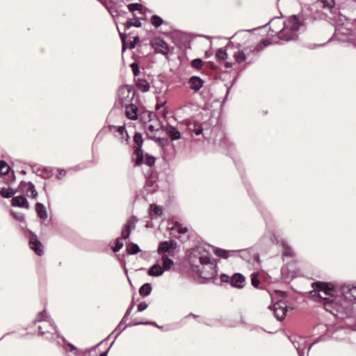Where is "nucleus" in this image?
<instances>
[{"label": "nucleus", "instance_id": "9b49d317", "mask_svg": "<svg viewBox=\"0 0 356 356\" xmlns=\"http://www.w3.org/2000/svg\"><path fill=\"white\" fill-rule=\"evenodd\" d=\"M177 247V243L174 240L162 241L158 248V253L170 252Z\"/></svg>", "mask_w": 356, "mask_h": 356}, {"label": "nucleus", "instance_id": "4468645a", "mask_svg": "<svg viewBox=\"0 0 356 356\" xmlns=\"http://www.w3.org/2000/svg\"><path fill=\"white\" fill-rule=\"evenodd\" d=\"M11 205L13 207H21L24 209H29V204L26 198L23 195H18L14 197L11 201Z\"/></svg>", "mask_w": 356, "mask_h": 356}, {"label": "nucleus", "instance_id": "1a4fd4ad", "mask_svg": "<svg viewBox=\"0 0 356 356\" xmlns=\"http://www.w3.org/2000/svg\"><path fill=\"white\" fill-rule=\"evenodd\" d=\"M131 90L126 86L121 87L118 90V99L122 106H125L133 98Z\"/></svg>", "mask_w": 356, "mask_h": 356}, {"label": "nucleus", "instance_id": "37998d69", "mask_svg": "<svg viewBox=\"0 0 356 356\" xmlns=\"http://www.w3.org/2000/svg\"><path fill=\"white\" fill-rule=\"evenodd\" d=\"M147 307H148V305L145 302H140L138 305V311L143 312V311L145 310L147 308Z\"/></svg>", "mask_w": 356, "mask_h": 356}, {"label": "nucleus", "instance_id": "393cba45", "mask_svg": "<svg viewBox=\"0 0 356 356\" xmlns=\"http://www.w3.org/2000/svg\"><path fill=\"white\" fill-rule=\"evenodd\" d=\"M316 4L318 6L322 7L323 8L331 9L334 6V0H318L316 1Z\"/></svg>", "mask_w": 356, "mask_h": 356}, {"label": "nucleus", "instance_id": "aec40b11", "mask_svg": "<svg viewBox=\"0 0 356 356\" xmlns=\"http://www.w3.org/2000/svg\"><path fill=\"white\" fill-rule=\"evenodd\" d=\"M35 211L41 219L46 220L47 218L46 209L42 203L38 202L35 204Z\"/></svg>", "mask_w": 356, "mask_h": 356}, {"label": "nucleus", "instance_id": "8fccbe9b", "mask_svg": "<svg viewBox=\"0 0 356 356\" xmlns=\"http://www.w3.org/2000/svg\"><path fill=\"white\" fill-rule=\"evenodd\" d=\"M163 104H157L156 105V110H159V108H161L163 106Z\"/></svg>", "mask_w": 356, "mask_h": 356}, {"label": "nucleus", "instance_id": "603ef678", "mask_svg": "<svg viewBox=\"0 0 356 356\" xmlns=\"http://www.w3.org/2000/svg\"><path fill=\"white\" fill-rule=\"evenodd\" d=\"M140 324H152V325H155V323H152V322L140 323Z\"/></svg>", "mask_w": 356, "mask_h": 356}, {"label": "nucleus", "instance_id": "473e14b6", "mask_svg": "<svg viewBox=\"0 0 356 356\" xmlns=\"http://www.w3.org/2000/svg\"><path fill=\"white\" fill-rule=\"evenodd\" d=\"M9 170V165L5 161H0V174L6 175Z\"/></svg>", "mask_w": 356, "mask_h": 356}, {"label": "nucleus", "instance_id": "bb28decb", "mask_svg": "<svg viewBox=\"0 0 356 356\" xmlns=\"http://www.w3.org/2000/svg\"><path fill=\"white\" fill-rule=\"evenodd\" d=\"M17 192V190H13L10 188H3L0 191V194L2 197H3L5 198H9V197H13Z\"/></svg>", "mask_w": 356, "mask_h": 356}, {"label": "nucleus", "instance_id": "423d86ee", "mask_svg": "<svg viewBox=\"0 0 356 356\" xmlns=\"http://www.w3.org/2000/svg\"><path fill=\"white\" fill-rule=\"evenodd\" d=\"M134 140L138 145V147L135 148L134 151V156H136L134 159L135 164L139 165L143 163V152L140 148L143 141L142 135L139 133H136L134 136Z\"/></svg>", "mask_w": 356, "mask_h": 356}, {"label": "nucleus", "instance_id": "c756f323", "mask_svg": "<svg viewBox=\"0 0 356 356\" xmlns=\"http://www.w3.org/2000/svg\"><path fill=\"white\" fill-rule=\"evenodd\" d=\"M152 24L155 27H159L163 24V20L158 15H152L150 18Z\"/></svg>", "mask_w": 356, "mask_h": 356}, {"label": "nucleus", "instance_id": "13d9d810", "mask_svg": "<svg viewBox=\"0 0 356 356\" xmlns=\"http://www.w3.org/2000/svg\"><path fill=\"white\" fill-rule=\"evenodd\" d=\"M275 22H276V21H275V20H273V21L270 22L271 26H272L274 23H275Z\"/></svg>", "mask_w": 356, "mask_h": 356}, {"label": "nucleus", "instance_id": "5701e85b", "mask_svg": "<svg viewBox=\"0 0 356 356\" xmlns=\"http://www.w3.org/2000/svg\"><path fill=\"white\" fill-rule=\"evenodd\" d=\"M162 215V210L160 207L155 204H150L149 206V216L151 218H155Z\"/></svg>", "mask_w": 356, "mask_h": 356}, {"label": "nucleus", "instance_id": "412c9836", "mask_svg": "<svg viewBox=\"0 0 356 356\" xmlns=\"http://www.w3.org/2000/svg\"><path fill=\"white\" fill-rule=\"evenodd\" d=\"M214 252L217 256H218L221 258L227 259L229 257L234 255L236 252V251H235V250L229 251V250H225L220 249V248H217L215 250Z\"/></svg>", "mask_w": 356, "mask_h": 356}, {"label": "nucleus", "instance_id": "09e8293b", "mask_svg": "<svg viewBox=\"0 0 356 356\" xmlns=\"http://www.w3.org/2000/svg\"><path fill=\"white\" fill-rule=\"evenodd\" d=\"M233 65V63H230V62H227L225 64V67H227V68H229V67H232Z\"/></svg>", "mask_w": 356, "mask_h": 356}, {"label": "nucleus", "instance_id": "a19ab883", "mask_svg": "<svg viewBox=\"0 0 356 356\" xmlns=\"http://www.w3.org/2000/svg\"><path fill=\"white\" fill-rule=\"evenodd\" d=\"M123 247V243L120 241V239H117L115 247L113 248V251L114 252H118Z\"/></svg>", "mask_w": 356, "mask_h": 356}, {"label": "nucleus", "instance_id": "2eb2a0df", "mask_svg": "<svg viewBox=\"0 0 356 356\" xmlns=\"http://www.w3.org/2000/svg\"><path fill=\"white\" fill-rule=\"evenodd\" d=\"M29 245L31 250H33L38 255H41L43 253L42 243L36 238L35 236L31 237L29 240Z\"/></svg>", "mask_w": 356, "mask_h": 356}, {"label": "nucleus", "instance_id": "2f4dec72", "mask_svg": "<svg viewBox=\"0 0 356 356\" xmlns=\"http://www.w3.org/2000/svg\"><path fill=\"white\" fill-rule=\"evenodd\" d=\"M216 57L218 60H225L227 58V54L225 49L220 48L218 49L216 54Z\"/></svg>", "mask_w": 356, "mask_h": 356}, {"label": "nucleus", "instance_id": "c85d7f7f", "mask_svg": "<svg viewBox=\"0 0 356 356\" xmlns=\"http://www.w3.org/2000/svg\"><path fill=\"white\" fill-rule=\"evenodd\" d=\"M127 251L129 254H134L140 252V248L137 244L130 243L127 245Z\"/></svg>", "mask_w": 356, "mask_h": 356}, {"label": "nucleus", "instance_id": "9d476101", "mask_svg": "<svg viewBox=\"0 0 356 356\" xmlns=\"http://www.w3.org/2000/svg\"><path fill=\"white\" fill-rule=\"evenodd\" d=\"M273 310L277 320L282 321L286 316V305L283 301H278L273 305Z\"/></svg>", "mask_w": 356, "mask_h": 356}, {"label": "nucleus", "instance_id": "e433bc0d", "mask_svg": "<svg viewBox=\"0 0 356 356\" xmlns=\"http://www.w3.org/2000/svg\"><path fill=\"white\" fill-rule=\"evenodd\" d=\"M191 65L194 68L200 69L203 65V63L201 59L196 58L192 60Z\"/></svg>", "mask_w": 356, "mask_h": 356}, {"label": "nucleus", "instance_id": "7ed1b4c3", "mask_svg": "<svg viewBox=\"0 0 356 356\" xmlns=\"http://www.w3.org/2000/svg\"><path fill=\"white\" fill-rule=\"evenodd\" d=\"M268 44L269 42L264 40L261 43L257 44L255 46H250L245 47L243 49L238 50L234 54L233 57L236 63H241L245 61L251 54H258L264 47Z\"/></svg>", "mask_w": 356, "mask_h": 356}, {"label": "nucleus", "instance_id": "c9c22d12", "mask_svg": "<svg viewBox=\"0 0 356 356\" xmlns=\"http://www.w3.org/2000/svg\"><path fill=\"white\" fill-rule=\"evenodd\" d=\"M283 248H284L283 254L284 256L293 257L294 255L293 250L289 246L284 244Z\"/></svg>", "mask_w": 356, "mask_h": 356}, {"label": "nucleus", "instance_id": "f3484780", "mask_svg": "<svg viewBox=\"0 0 356 356\" xmlns=\"http://www.w3.org/2000/svg\"><path fill=\"white\" fill-rule=\"evenodd\" d=\"M126 106V115L127 117L131 120H136L138 119V107L133 104L125 105Z\"/></svg>", "mask_w": 356, "mask_h": 356}, {"label": "nucleus", "instance_id": "de8ad7c7", "mask_svg": "<svg viewBox=\"0 0 356 356\" xmlns=\"http://www.w3.org/2000/svg\"><path fill=\"white\" fill-rule=\"evenodd\" d=\"M147 131L152 133L155 129L153 125L150 124L147 127Z\"/></svg>", "mask_w": 356, "mask_h": 356}, {"label": "nucleus", "instance_id": "a878e982", "mask_svg": "<svg viewBox=\"0 0 356 356\" xmlns=\"http://www.w3.org/2000/svg\"><path fill=\"white\" fill-rule=\"evenodd\" d=\"M187 126L188 129L193 131L197 136L202 134V129L198 123L195 122H190L188 123Z\"/></svg>", "mask_w": 356, "mask_h": 356}, {"label": "nucleus", "instance_id": "79ce46f5", "mask_svg": "<svg viewBox=\"0 0 356 356\" xmlns=\"http://www.w3.org/2000/svg\"><path fill=\"white\" fill-rule=\"evenodd\" d=\"M131 67L132 69L134 76H138L140 72L138 64H136V63H133L131 64Z\"/></svg>", "mask_w": 356, "mask_h": 356}, {"label": "nucleus", "instance_id": "ea45409f", "mask_svg": "<svg viewBox=\"0 0 356 356\" xmlns=\"http://www.w3.org/2000/svg\"><path fill=\"white\" fill-rule=\"evenodd\" d=\"M126 26L127 28H129L131 26L140 27L141 26V22L138 20L134 22L132 21H127Z\"/></svg>", "mask_w": 356, "mask_h": 356}, {"label": "nucleus", "instance_id": "3c124183", "mask_svg": "<svg viewBox=\"0 0 356 356\" xmlns=\"http://www.w3.org/2000/svg\"><path fill=\"white\" fill-rule=\"evenodd\" d=\"M120 36H121L122 40L124 41L125 40L126 35L124 33H121Z\"/></svg>", "mask_w": 356, "mask_h": 356}, {"label": "nucleus", "instance_id": "dca6fc26", "mask_svg": "<svg viewBox=\"0 0 356 356\" xmlns=\"http://www.w3.org/2000/svg\"><path fill=\"white\" fill-rule=\"evenodd\" d=\"M188 83L191 89L197 92L202 87L203 81L199 76H193L190 78Z\"/></svg>", "mask_w": 356, "mask_h": 356}, {"label": "nucleus", "instance_id": "6e6552de", "mask_svg": "<svg viewBox=\"0 0 356 356\" xmlns=\"http://www.w3.org/2000/svg\"><path fill=\"white\" fill-rule=\"evenodd\" d=\"M152 46L156 53L167 54L169 51L168 46L161 38H154L152 42Z\"/></svg>", "mask_w": 356, "mask_h": 356}, {"label": "nucleus", "instance_id": "f8f14e48", "mask_svg": "<svg viewBox=\"0 0 356 356\" xmlns=\"http://www.w3.org/2000/svg\"><path fill=\"white\" fill-rule=\"evenodd\" d=\"M137 220H138L136 217H131L129 220H128L122 231V238L126 239L129 236L131 230L135 228Z\"/></svg>", "mask_w": 356, "mask_h": 356}, {"label": "nucleus", "instance_id": "6e6d98bb", "mask_svg": "<svg viewBox=\"0 0 356 356\" xmlns=\"http://www.w3.org/2000/svg\"><path fill=\"white\" fill-rule=\"evenodd\" d=\"M65 175V170H62V171H60V175H61V176H64Z\"/></svg>", "mask_w": 356, "mask_h": 356}, {"label": "nucleus", "instance_id": "0eeeda50", "mask_svg": "<svg viewBox=\"0 0 356 356\" xmlns=\"http://www.w3.org/2000/svg\"><path fill=\"white\" fill-rule=\"evenodd\" d=\"M341 293L345 300L349 302L356 300V286L346 284L341 286Z\"/></svg>", "mask_w": 356, "mask_h": 356}, {"label": "nucleus", "instance_id": "4d7b16f0", "mask_svg": "<svg viewBox=\"0 0 356 356\" xmlns=\"http://www.w3.org/2000/svg\"><path fill=\"white\" fill-rule=\"evenodd\" d=\"M99 356H106V353H103Z\"/></svg>", "mask_w": 356, "mask_h": 356}, {"label": "nucleus", "instance_id": "49530a36", "mask_svg": "<svg viewBox=\"0 0 356 356\" xmlns=\"http://www.w3.org/2000/svg\"><path fill=\"white\" fill-rule=\"evenodd\" d=\"M229 276L226 275H222L221 276V280L222 282H227L229 280Z\"/></svg>", "mask_w": 356, "mask_h": 356}, {"label": "nucleus", "instance_id": "58836bf2", "mask_svg": "<svg viewBox=\"0 0 356 356\" xmlns=\"http://www.w3.org/2000/svg\"><path fill=\"white\" fill-rule=\"evenodd\" d=\"M11 214L16 220L19 221L24 220V216L22 213L11 211Z\"/></svg>", "mask_w": 356, "mask_h": 356}, {"label": "nucleus", "instance_id": "f03ea898", "mask_svg": "<svg viewBox=\"0 0 356 356\" xmlns=\"http://www.w3.org/2000/svg\"><path fill=\"white\" fill-rule=\"evenodd\" d=\"M302 25L301 22L296 15L290 17L284 23V26L281 30H273L275 33H280V38L286 41L293 40L296 38V31Z\"/></svg>", "mask_w": 356, "mask_h": 356}, {"label": "nucleus", "instance_id": "39448f33", "mask_svg": "<svg viewBox=\"0 0 356 356\" xmlns=\"http://www.w3.org/2000/svg\"><path fill=\"white\" fill-rule=\"evenodd\" d=\"M17 191V192L24 193L29 197L36 199L38 197V192L35 190V186L31 182L21 181Z\"/></svg>", "mask_w": 356, "mask_h": 356}, {"label": "nucleus", "instance_id": "f257e3e1", "mask_svg": "<svg viewBox=\"0 0 356 356\" xmlns=\"http://www.w3.org/2000/svg\"><path fill=\"white\" fill-rule=\"evenodd\" d=\"M318 291L314 295L323 301L325 309L335 315V312H339L343 307L341 298L337 296V291L325 283L316 284Z\"/></svg>", "mask_w": 356, "mask_h": 356}, {"label": "nucleus", "instance_id": "4be33fe9", "mask_svg": "<svg viewBox=\"0 0 356 356\" xmlns=\"http://www.w3.org/2000/svg\"><path fill=\"white\" fill-rule=\"evenodd\" d=\"M137 88L143 92H147L149 90V83L143 79H138L136 81Z\"/></svg>", "mask_w": 356, "mask_h": 356}, {"label": "nucleus", "instance_id": "864d4df0", "mask_svg": "<svg viewBox=\"0 0 356 356\" xmlns=\"http://www.w3.org/2000/svg\"><path fill=\"white\" fill-rule=\"evenodd\" d=\"M132 307H133V306H131L130 308H129V309H128V310L127 311L126 314H129L130 313L131 309H132Z\"/></svg>", "mask_w": 356, "mask_h": 356}, {"label": "nucleus", "instance_id": "4c0bfd02", "mask_svg": "<svg viewBox=\"0 0 356 356\" xmlns=\"http://www.w3.org/2000/svg\"><path fill=\"white\" fill-rule=\"evenodd\" d=\"M128 8L130 12L140 10L142 8V5L140 3H130L128 6Z\"/></svg>", "mask_w": 356, "mask_h": 356}, {"label": "nucleus", "instance_id": "ddd939ff", "mask_svg": "<svg viewBox=\"0 0 356 356\" xmlns=\"http://www.w3.org/2000/svg\"><path fill=\"white\" fill-rule=\"evenodd\" d=\"M245 277L241 273H235L230 279L231 286L238 289H242L245 286Z\"/></svg>", "mask_w": 356, "mask_h": 356}, {"label": "nucleus", "instance_id": "20e7f679", "mask_svg": "<svg viewBox=\"0 0 356 356\" xmlns=\"http://www.w3.org/2000/svg\"><path fill=\"white\" fill-rule=\"evenodd\" d=\"M197 253L200 254L199 257L200 264L202 265H207L206 268L209 270V273L205 274L202 271L201 273V276L207 279L213 277L216 273V268L213 264H211V259L209 253L200 248L195 250L194 254L195 255Z\"/></svg>", "mask_w": 356, "mask_h": 356}, {"label": "nucleus", "instance_id": "cd10ccee", "mask_svg": "<svg viewBox=\"0 0 356 356\" xmlns=\"http://www.w3.org/2000/svg\"><path fill=\"white\" fill-rule=\"evenodd\" d=\"M152 291V286L150 284H144L139 289V293L143 296H147L150 294Z\"/></svg>", "mask_w": 356, "mask_h": 356}, {"label": "nucleus", "instance_id": "bf43d9fd", "mask_svg": "<svg viewBox=\"0 0 356 356\" xmlns=\"http://www.w3.org/2000/svg\"><path fill=\"white\" fill-rule=\"evenodd\" d=\"M122 49H123V50H124V49H125V47H124V45H123Z\"/></svg>", "mask_w": 356, "mask_h": 356}, {"label": "nucleus", "instance_id": "5fc2aeb1", "mask_svg": "<svg viewBox=\"0 0 356 356\" xmlns=\"http://www.w3.org/2000/svg\"><path fill=\"white\" fill-rule=\"evenodd\" d=\"M38 328H39V330H40V333H41V334H44V332H43V331H42V330H42V326H39V327H38Z\"/></svg>", "mask_w": 356, "mask_h": 356}, {"label": "nucleus", "instance_id": "72a5a7b5", "mask_svg": "<svg viewBox=\"0 0 356 356\" xmlns=\"http://www.w3.org/2000/svg\"><path fill=\"white\" fill-rule=\"evenodd\" d=\"M143 163H145L149 166H152L155 163V158L146 154L145 159L143 157Z\"/></svg>", "mask_w": 356, "mask_h": 356}, {"label": "nucleus", "instance_id": "7c9ffc66", "mask_svg": "<svg viewBox=\"0 0 356 356\" xmlns=\"http://www.w3.org/2000/svg\"><path fill=\"white\" fill-rule=\"evenodd\" d=\"M35 321L40 322V321H44L45 324H49L51 325V322L48 321V316L47 314L46 311H43L38 314L35 318Z\"/></svg>", "mask_w": 356, "mask_h": 356}, {"label": "nucleus", "instance_id": "6ab92c4d", "mask_svg": "<svg viewBox=\"0 0 356 356\" xmlns=\"http://www.w3.org/2000/svg\"><path fill=\"white\" fill-rule=\"evenodd\" d=\"M166 133L172 140H178L181 137L179 131L172 126L166 127Z\"/></svg>", "mask_w": 356, "mask_h": 356}, {"label": "nucleus", "instance_id": "a18cd8bd", "mask_svg": "<svg viewBox=\"0 0 356 356\" xmlns=\"http://www.w3.org/2000/svg\"><path fill=\"white\" fill-rule=\"evenodd\" d=\"M66 350L72 351L76 349L75 346L72 343H68L65 348Z\"/></svg>", "mask_w": 356, "mask_h": 356}, {"label": "nucleus", "instance_id": "b1692460", "mask_svg": "<svg viewBox=\"0 0 356 356\" xmlns=\"http://www.w3.org/2000/svg\"><path fill=\"white\" fill-rule=\"evenodd\" d=\"M161 259H162V263H163L162 268L164 271L170 270L174 264V261H172V259H170L165 254L162 256Z\"/></svg>", "mask_w": 356, "mask_h": 356}, {"label": "nucleus", "instance_id": "c03bdc74", "mask_svg": "<svg viewBox=\"0 0 356 356\" xmlns=\"http://www.w3.org/2000/svg\"><path fill=\"white\" fill-rule=\"evenodd\" d=\"M177 232L179 234H185L188 231V229L186 227H183L179 224L177 225Z\"/></svg>", "mask_w": 356, "mask_h": 356}, {"label": "nucleus", "instance_id": "f704fd0d", "mask_svg": "<svg viewBox=\"0 0 356 356\" xmlns=\"http://www.w3.org/2000/svg\"><path fill=\"white\" fill-rule=\"evenodd\" d=\"M259 273H253L251 275V284L254 287H258L259 285V281L258 280Z\"/></svg>", "mask_w": 356, "mask_h": 356}, {"label": "nucleus", "instance_id": "a211bd4d", "mask_svg": "<svg viewBox=\"0 0 356 356\" xmlns=\"http://www.w3.org/2000/svg\"><path fill=\"white\" fill-rule=\"evenodd\" d=\"M164 270L159 264L153 265L148 270V275L152 277H159L163 275Z\"/></svg>", "mask_w": 356, "mask_h": 356}]
</instances>
